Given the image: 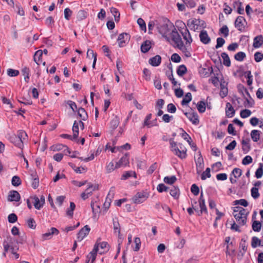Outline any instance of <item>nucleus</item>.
<instances>
[{
	"label": "nucleus",
	"instance_id": "obj_31",
	"mask_svg": "<svg viewBox=\"0 0 263 263\" xmlns=\"http://www.w3.org/2000/svg\"><path fill=\"white\" fill-rule=\"evenodd\" d=\"M243 72V74L245 76L246 78L248 79L247 80V84L249 86H251L253 82V76L251 74V71H242Z\"/></svg>",
	"mask_w": 263,
	"mask_h": 263
},
{
	"label": "nucleus",
	"instance_id": "obj_61",
	"mask_svg": "<svg viewBox=\"0 0 263 263\" xmlns=\"http://www.w3.org/2000/svg\"><path fill=\"white\" fill-rule=\"evenodd\" d=\"M137 23L140 26L141 29L145 32L146 30V27L144 21L141 18H139L137 20Z\"/></svg>",
	"mask_w": 263,
	"mask_h": 263
},
{
	"label": "nucleus",
	"instance_id": "obj_9",
	"mask_svg": "<svg viewBox=\"0 0 263 263\" xmlns=\"http://www.w3.org/2000/svg\"><path fill=\"white\" fill-rule=\"evenodd\" d=\"M185 116L189 119V120L194 125H198L199 123L198 116L196 112H184Z\"/></svg>",
	"mask_w": 263,
	"mask_h": 263
},
{
	"label": "nucleus",
	"instance_id": "obj_18",
	"mask_svg": "<svg viewBox=\"0 0 263 263\" xmlns=\"http://www.w3.org/2000/svg\"><path fill=\"white\" fill-rule=\"evenodd\" d=\"M59 231L57 228H51L48 232L43 234L42 235V238L45 240L50 239L51 238L52 235H58L59 234Z\"/></svg>",
	"mask_w": 263,
	"mask_h": 263
},
{
	"label": "nucleus",
	"instance_id": "obj_64",
	"mask_svg": "<svg viewBox=\"0 0 263 263\" xmlns=\"http://www.w3.org/2000/svg\"><path fill=\"white\" fill-rule=\"evenodd\" d=\"M263 59V53L260 52H256L254 54V60L256 62H259Z\"/></svg>",
	"mask_w": 263,
	"mask_h": 263
},
{
	"label": "nucleus",
	"instance_id": "obj_11",
	"mask_svg": "<svg viewBox=\"0 0 263 263\" xmlns=\"http://www.w3.org/2000/svg\"><path fill=\"white\" fill-rule=\"evenodd\" d=\"M243 21H245L243 16H238L234 23L235 27L240 31L242 32L244 31L245 26L243 24Z\"/></svg>",
	"mask_w": 263,
	"mask_h": 263
},
{
	"label": "nucleus",
	"instance_id": "obj_8",
	"mask_svg": "<svg viewBox=\"0 0 263 263\" xmlns=\"http://www.w3.org/2000/svg\"><path fill=\"white\" fill-rule=\"evenodd\" d=\"M90 229L88 226L86 225L82 228L77 234V239L79 241L82 240L89 233Z\"/></svg>",
	"mask_w": 263,
	"mask_h": 263
},
{
	"label": "nucleus",
	"instance_id": "obj_30",
	"mask_svg": "<svg viewBox=\"0 0 263 263\" xmlns=\"http://www.w3.org/2000/svg\"><path fill=\"white\" fill-rule=\"evenodd\" d=\"M170 194L174 198H178L179 196V190L178 187L173 186L170 190Z\"/></svg>",
	"mask_w": 263,
	"mask_h": 263
},
{
	"label": "nucleus",
	"instance_id": "obj_46",
	"mask_svg": "<svg viewBox=\"0 0 263 263\" xmlns=\"http://www.w3.org/2000/svg\"><path fill=\"white\" fill-rule=\"evenodd\" d=\"M229 30L227 25H223L220 29L219 34H222L224 37H227L229 35Z\"/></svg>",
	"mask_w": 263,
	"mask_h": 263
},
{
	"label": "nucleus",
	"instance_id": "obj_32",
	"mask_svg": "<svg viewBox=\"0 0 263 263\" xmlns=\"http://www.w3.org/2000/svg\"><path fill=\"white\" fill-rule=\"evenodd\" d=\"M98 189V185L89 184L86 190L85 191V193L90 196L91 195L93 191Z\"/></svg>",
	"mask_w": 263,
	"mask_h": 263
},
{
	"label": "nucleus",
	"instance_id": "obj_57",
	"mask_svg": "<svg viewBox=\"0 0 263 263\" xmlns=\"http://www.w3.org/2000/svg\"><path fill=\"white\" fill-rule=\"evenodd\" d=\"M20 73L18 70H15L11 68H9L7 70V74L10 77H16Z\"/></svg>",
	"mask_w": 263,
	"mask_h": 263
},
{
	"label": "nucleus",
	"instance_id": "obj_6",
	"mask_svg": "<svg viewBox=\"0 0 263 263\" xmlns=\"http://www.w3.org/2000/svg\"><path fill=\"white\" fill-rule=\"evenodd\" d=\"M149 196V194L146 192H138L132 198L134 203L139 204L143 202Z\"/></svg>",
	"mask_w": 263,
	"mask_h": 263
},
{
	"label": "nucleus",
	"instance_id": "obj_10",
	"mask_svg": "<svg viewBox=\"0 0 263 263\" xmlns=\"http://www.w3.org/2000/svg\"><path fill=\"white\" fill-rule=\"evenodd\" d=\"M99 243H95L93 250L86 256L87 258L91 259V263H93L96 259L97 252L99 251Z\"/></svg>",
	"mask_w": 263,
	"mask_h": 263
},
{
	"label": "nucleus",
	"instance_id": "obj_24",
	"mask_svg": "<svg viewBox=\"0 0 263 263\" xmlns=\"http://www.w3.org/2000/svg\"><path fill=\"white\" fill-rule=\"evenodd\" d=\"M11 243H13L12 238L10 236L7 237L3 242L4 252H7L8 251Z\"/></svg>",
	"mask_w": 263,
	"mask_h": 263
},
{
	"label": "nucleus",
	"instance_id": "obj_37",
	"mask_svg": "<svg viewBox=\"0 0 263 263\" xmlns=\"http://www.w3.org/2000/svg\"><path fill=\"white\" fill-rule=\"evenodd\" d=\"M23 74L25 76L24 80L26 82L28 83L29 80V73L30 69L27 67H24L22 70Z\"/></svg>",
	"mask_w": 263,
	"mask_h": 263
},
{
	"label": "nucleus",
	"instance_id": "obj_52",
	"mask_svg": "<svg viewBox=\"0 0 263 263\" xmlns=\"http://www.w3.org/2000/svg\"><path fill=\"white\" fill-rule=\"evenodd\" d=\"M234 205L240 204L245 207H246L248 205V201L245 199H241L239 200H236L233 202Z\"/></svg>",
	"mask_w": 263,
	"mask_h": 263
},
{
	"label": "nucleus",
	"instance_id": "obj_44",
	"mask_svg": "<svg viewBox=\"0 0 263 263\" xmlns=\"http://www.w3.org/2000/svg\"><path fill=\"white\" fill-rule=\"evenodd\" d=\"M76 205L73 202H70L69 208L67 209L66 214L68 216L72 217L73 214V211L75 209Z\"/></svg>",
	"mask_w": 263,
	"mask_h": 263
},
{
	"label": "nucleus",
	"instance_id": "obj_49",
	"mask_svg": "<svg viewBox=\"0 0 263 263\" xmlns=\"http://www.w3.org/2000/svg\"><path fill=\"white\" fill-rule=\"evenodd\" d=\"M110 12L114 15L116 22H118L120 18V13L118 10L114 7L110 8Z\"/></svg>",
	"mask_w": 263,
	"mask_h": 263
},
{
	"label": "nucleus",
	"instance_id": "obj_59",
	"mask_svg": "<svg viewBox=\"0 0 263 263\" xmlns=\"http://www.w3.org/2000/svg\"><path fill=\"white\" fill-rule=\"evenodd\" d=\"M91 208L92 209V212L95 214L96 213H98L100 210V206L96 202H93V201L91 202Z\"/></svg>",
	"mask_w": 263,
	"mask_h": 263
},
{
	"label": "nucleus",
	"instance_id": "obj_14",
	"mask_svg": "<svg viewBox=\"0 0 263 263\" xmlns=\"http://www.w3.org/2000/svg\"><path fill=\"white\" fill-rule=\"evenodd\" d=\"M20 195L16 191H11L9 193L8 200L10 201H18L20 200Z\"/></svg>",
	"mask_w": 263,
	"mask_h": 263
},
{
	"label": "nucleus",
	"instance_id": "obj_20",
	"mask_svg": "<svg viewBox=\"0 0 263 263\" xmlns=\"http://www.w3.org/2000/svg\"><path fill=\"white\" fill-rule=\"evenodd\" d=\"M197 173L199 174L202 171L204 164L203 158L201 157H199L196 161Z\"/></svg>",
	"mask_w": 263,
	"mask_h": 263
},
{
	"label": "nucleus",
	"instance_id": "obj_47",
	"mask_svg": "<svg viewBox=\"0 0 263 263\" xmlns=\"http://www.w3.org/2000/svg\"><path fill=\"white\" fill-rule=\"evenodd\" d=\"M89 53L92 55V58H93V61L92 63V68H95L96 63L97 61V54L93 52V51L91 49H88L87 52V57H89Z\"/></svg>",
	"mask_w": 263,
	"mask_h": 263
},
{
	"label": "nucleus",
	"instance_id": "obj_3",
	"mask_svg": "<svg viewBox=\"0 0 263 263\" xmlns=\"http://www.w3.org/2000/svg\"><path fill=\"white\" fill-rule=\"evenodd\" d=\"M171 35L172 40L175 43L178 49L180 50H186V46H184L181 37L176 28L172 30Z\"/></svg>",
	"mask_w": 263,
	"mask_h": 263
},
{
	"label": "nucleus",
	"instance_id": "obj_41",
	"mask_svg": "<svg viewBox=\"0 0 263 263\" xmlns=\"http://www.w3.org/2000/svg\"><path fill=\"white\" fill-rule=\"evenodd\" d=\"M199 206L200 208V213L198 215L199 216H201L202 214L204 212L206 214L208 213L207 208L205 205V201H202V202H199Z\"/></svg>",
	"mask_w": 263,
	"mask_h": 263
},
{
	"label": "nucleus",
	"instance_id": "obj_36",
	"mask_svg": "<svg viewBox=\"0 0 263 263\" xmlns=\"http://www.w3.org/2000/svg\"><path fill=\"white\" fill-rule=\"evenodd\" d=\"M197 108L199 112H204L206 108L205 103L203 101H200L197 104Z\"/></svg>",
	"mask_w": 263,
	"mask_h": 263
},
{
	"label": "nucleus",
	"instance_id": "obj_43",
	"mask_svg": "<svg viewBox=\"0 0 263 263\" xmlns=\"http://www.w3.org/2000/svg\"><path fill=\"white\" fill-rule=\"evenodd\" d=\"M192 100V94L190 92H187L184 98L181 101V104L182 105H186L188 104Z\"/></svg>",
	"mask_w": 263,
	"mask_h": 263
},
{
	"label": "nucleus",
	"instance_id": "obj_56",
	"mask_svg": "<svg viewBox=\"0 0 263 263\" xmlns=\"http://www.w3.org/2000/svg\"><path fill=\"white\" fill-rule=\"evenodd\" d=\"M182 2L185 5L190 8H193L196 6V3L194 0H183Z\"/></svg>",
	"mask_w": 263,
	"mask_h": 263
},
{
	"label": "nucleus",
	"instance_id": "obj_62",
	"mask_svg": "<svg viewBox=\"0 0 263 263\" xmlns=\"http://www.w3.org/2000/svg\"><path fill=\"white\" fill-rule=\"evenodd\" d=\"M191 191L195 196L198 195L199 193V187L196 184H192L191 186Z\"/></svg>",
	"mask_w": 263,
	"mask_h": 263
},
{
	"label": "nucleus",
	"instance_id": "obj_16",
	"mask_svg": "<svg viewBox=\"0 0 263 263\" xmlns=\"http://www.w3.org/2000/svg\"><path fill=\"white\" fill-rule=\"evenodd\" d=\"M235 113V110L234 109L232 105L230 103L228 102L226 104V115L228 118H232L233 117Z\"/></svg>",
	"mask_w": 263,
	"mask_h": 263
},
{
	"label": "nucleus",
	"instance_id": "obj_33",
	"mask_svg": "<svg viewBox=\"0 0 263 263\" xmlns=\"http://www.w3.org/2000/svg\"><path fill=\"white\" fill-rule=\"evenodd\" d=\"M186 72L187 68L184 65H180L177 69V74L180 77H182Z\"/></svg>",
	"mask_w": 263,
	"mask_h": 263
},
{
	"label": "nucleus",
	"instance_id": "obj_5",
	"mask_svg": "<svg viewBox=\"0 0 263 263\" xmlns=\"http://www.w3.org/2000/svg\"><path fill=\"white\" fill-rule=\"evenodd\" d=\"M172 28L174 29L175 28L173 24L168 20L167 23H165L159 27V31L167 41H169V37H167V34H168L171 31H172L171 30Z\"/></svg>",
	"mask_w": 263,
	"mask_h": 263
},
{
	"label": "nucleus",
	"instance_id": "obj_42",
	"mask_svg": "<svg viewBox=\"0 0 263 263\" xmlns=\"http://www.w3.org/2000/svg\"><path fill=\"white\" fill-rule=\"evenodd\" d=\"M177 178L175 176H172L171 177L166 176L164 178V181L165 183L173 184L176 181Z\"/></svg>",
	"mask_w": 263,
	"mask_h": 263
},
{
	"label": "nucleus",
	"instance_id": "obj_55",
	"mask_svg": "<svg viewBox=\"0 0 263 263\" xmlns=\"http://www.w3.org/2000/svg\"><path fill=\"white\" fill-rule=\"evenodd\" d=\"M211 170L209 167H208L206 168L205 171L203 172L201 176V178L202 180H205L206 178H210L211 176Z\"/></svg>",
	"mask_w": 263,
	"mask_h": 263
},
{
	"label": "nucleus",
	"instance_id": "obj_29",
	"mask_svg": "<svg viewBox=\"0 0 263 263\" xmlns=\"http://www.w3.org/2000/svg\"><path fill=\"white\" fill-rule=\"evenodd\" d=\"M251 137L254 142H257L260 139V131L254 129L251 132Z\"/></svg>",
	"mask_w": 263,
	"mask_h": 263
},
{
	"label": "nucleus",
	"instance_id": "obj_2",
	"mask_svg": "<svg viewBox=\"0 0 263 263\" xmlns=\"http://www.w3.org/2000/svg\"><path fill=\"white\" fill-rule=\"evenodd\" d=\"M176 24H178V29L181 34L183 39L185 41V45L186 46H190L193 42L191 35L190 31L187 28L185 24L181 21H177Z\"/></svg>",
	"mask_w": 263,
	"mask_h": 263
},
{
	"label": "nucleus",
	"instance_id": "obj_12",
	"mask_svg": "<svg viewBox=\"0 0 263 263\" xmlns=\"http://www.w3.org/2000/svg\"><path fill=\"white\" fill-rule=\"evenodd\" d=\"M128 154H125L121 159L120 160L116 163V167L119 168L123 166H126L128 165L129 163V157Z\"/></svg>",
	"mask_w": 263,
	"mask_h": 263
},
{
	"label": "nucleus",
	"instance_id": "obj_38",
	"mask_svg": "<svg viewBox=\"0 0 263 263\" xmlns=\"http://www.w3.org/2000/svg\"><path fill=\"white\" fill-rule=\"evenodd\" d=\"M252 227L254 231L259 232L261 227V222L257 220H254L253 221Z\"/></svg>",
	"mask_w": 263,
	"mask_h": 263
},
{
	"label": "nucleus",
	"instance_id": "obj_35",
	"mask_svg": "<svg viewBox=\"0 0 263 263\" xmlns=\"http://www.w3.org/2000/svg\"><path fill=\"white\" fill-rule=\"evenodd\" d=\"M72 131L73 133V138L77 139L79 136V124L78 123L75 121L74 122L73 127H72Z\"/></svg>",
	"mask_w": 263,
	"mask_h": 263
},
{
	"label": "nucleus",
	"instance_id": "obj_45",
	"mask_svg": "<svg viewBox=\"0 0 263 263\" xmlns=\"http://www.w3.org/2000/svg\"><path fill=\"white\" fill-rule=\"evenodd\" d=\"M261 241L257 237L254 236L252 238L251 246L253 248L260 246Z\"/></svg>",
	"mask_w": 263,
	"mask_h": 263
},
{
	"label": "nucleus",
	"instance_id": "obj_4",
	"mask_svg": "<svg viewBox=\"0 0 263 263\" xmlns=\"http://www.w3.org/2000/svg\"><path fill=\"white\" fill-rule=\"evenodd\" d=\"M240 211L238 213H233L236 220L241 225H245L246 223L247 217L249 212L244 208H239Z\"/></svg>",
	"mask_w": 263,
	"mask_h": 263
},
{
	"label": "nucleus",
	"instance_id": "obj_39",
	"mask_svg": "<svg viewBox=\"0 0 263 263\" xmlns=\"http://www.w3.org/2000/svg\"><path fill=\"white\" fill-rule=\"evenodd\" d=\"M13 141H12L14 144L18 147L22 149L24 147L23 141L22 140L18 138L16 136L12 138Z\"/></svg>",
	"mask_w": 263,
	"mask_h": 263
},
{
	"label": "nucleus",
	"instance_id": "obj_54",
	"mask_svg": "<svg viewBox=\"0 0 263 263\" xmlns=\"http://www.w3.org/2000/svg\"><path fill=\"white\" fill-rule=\"evenodd\" d=\"M251 194L252 197L254 199H257L259 197V193L258 192V189L257 187H252L251 190Z\"/></svg>",
	"mask_w": 263,
	"mask_h": 263
},
{
	"label": "nucleus",
	"instance_id": "obj_22",
	"mask_svg": "<svg viewBox=\"0 0 263 263\" xmlns=\"http://www.w3.org/2000/svg\"><path fill=\"white\" fill-rule=\"evenodd\" d=\"M30 199L35 209L40 210L43 207V205L42 204L40 199L36 196L30 197Z\"/></svg>",
	"mask_w": 263,
	"mask_h": 263
},
{
	"label": "nucleus",
	"instance_id": "obj_23",
	"mask_svg": "<svg viewBox=\"0 0 263 263\" xmlns=\"http://www.w3.org/2000/svg\"><path fill=\"white\" fill-rule=\"evenodd\" d=\"M51 148L54 151H59L62 150L64 148H65V149H64V152L66 151L67 153H68L69 154L71 153L70 149L67 146L61 144L54 145L51 147Z\"/></svg>",
	"mask_w": 263,
	"mask_h": 263
},
{
	"label": "nucleus",
	"instance_id": "obj_48",
	"mask_svg": "<svg viewBox=\"0 0 263 263\" xmlns=\"http://www.w3.org/2000/svg\"><path fill=\"white\" fill-rule=\"evenodd\" d=\"M246 55L245 52L240 51L235 54L234 58L236 60L238 61H242L243 59L246 58Z\"/></svg>",
	"mask_w": 263,
	"mask_h": 263
},
{
	"label": "nucleus",
	"instance_id": "obj_13",
	"mask_svg": "<svg viewBox=\"0 0 263 263\" xmlns=\"http://www.w3.org/2000/svg\"><path fill=\"white\" fill-rule=\"evenodd\" d=\"M200 41L204 44H208L211 42V38L208 35L206 30H202L199 34Z\"/></svg>",
	"mask_w": 263,
	"mask_h": 263
},
{
	"label": "nucleus",
	"instance_id": "obj_50",
	"mask_svg": "<svg viewBox=\"0 0 263 263\" xmlns=\"http://www.w3.org/2000/svg\"><path fill=\"white\" fill-rule=\"evenodd\" d=\"M263 164L260 163L259 167L257 169L255 172V177L257 178H260L263 175Z\"/></svg>",
	"mask_w": 263,
	"mask_h": 263
},
{
	"label": "nucleus",
	"instance_id": "obj_25",
	"mask_svg": "<svg viewBox=\"0 0 263 263\" xmlns=\"http://www.w3.org/2000/svg\"><path fill=\"white\" fill-rule=\"evenodd\" d=\"M78 114L80 118L84 121H86L88 118L87 112L84 108L80 107L78 109Z\"/></svg>",
	"mask_w": 263,
	"mask_h": 263
},
{
	"label": "nucleus",
	"instance_id": "obj_53",
	"mask_svg": "<svg viewBox=\"0 0 263 263\" xmlns=\"http://www.w3.org/2000/svg\"><path fill=\"white\" fill-rule=\"evenodd\" d=\"M11 182L13 186H17L21 184V180L18 176H14L12 177Z\"/></svg>",
	"mask_w": 263,
	"mask_h": 263
},
{
	"label": "nucleus",
	"instance_id": "obj_63",
	"mask_svg": "<svg viewBox=\"0 0 263 263\" xmlns=\"http://www.w3.org/2000/svg\"><path fill=\"white\" fill-rule=\"evenodd\" d=\"M8 220L10 223H14L17 220V217L14 213H11L8 215Z\"/></svg>",
	"mask_w": 263,
	"mask_h": 263
},
{
	"label": "nucleus",
	"instance_id": "obj_15",
	"mask_svg": "<svg viewBox=\"0 0 263 263\" xmlns=\"http://www.w3.org/2000/svg\"><path fill=\"white\" fill-rule=\"evenodd\" d=\"M263 45V36L262 35H258L253 39V46L255 48H258Z\"/></svg>",
	"mask_w": 263,
	"mask_h": 263
},
{
	"label": "nucleus",
	"instance_id": "obj_17",
	"mask_svg": "<svg viewBox=\"0 0 263 263\" xmlns=\"http://www.w3.org/2000/svg\"><path fill=\"white\" fill-rule=\"evenodd\" d=\"M149 64L153 66L156 67L159 66L161 62V57L159 55L151 58L149 60Z\"/></svg>",
	"mask_w": 263,
	"mask_h": 263
},
{
	"label": "nucleus",
	"instance_id": "obj_51",
	"mask_svg": "<svg viewBox=\"0 0 263 263\" xmlns=\"http://www.w3.org/2000/svg\"><path fill=\"white\" fill-rule=\"evenodd\" d=\"M134 175L135 178H136V174L135 172L132 171H127L124 174H123L121 177V179L125 180L127 178L130 177L132 175Z\"/></svg>",
	"mask_w": 263,
	"mask_h": 263
},
{
	"label": "nucleus",
	"instance_id": "obj_19",
	"mask_svg": "<svg viewBox=\"0 0 263 263\" xmlns=\"http://www.w3.org/2000/svg\"><path fill=\"white\" fill-rule=\"evenodd\" d=\"M100 238L98 239L97 242L98 241V243L99 244V248L100 247L101 249L103 250V251H100L99 252V254H102L106 253L109 250V245L106 241L99 242V241L100 240Z\"/></svg>",
	"mask_w": 263,
	"mask_h": 263
},
{
	"label": "nucleus",
	"instance_id": "obj_21",
	"mask_svg": "<svg viewBox=\"0 0 263 263\" xmlns=\"http://www.w3.org/2000/svg\"><path fill=\"white\" fill-rule=\"evenodd\" d=\"M151 48V42L149 40L144 41L141 46V51L143 53H146Z\"/></svg>",
	"mask_w": 263,
	"mask_h": 263
},
{
	"label": "nucleus",
	"instance_id": "obj_26",
	"mask_svg": "<svg viewBox=\"0 0 263 263\" xmlns=\"http://www.w3.org/2000/svg\"><path fill=\"white\" fill-rule=\"evenodd\" d=\"M43 55V51L42 50L36 51L34 55V61L37 64L39 65L41 62V58Z\"/></svg>",
	"mask_w": 263,
	"mask_h": 263
},
{
	"label": "nucleus",
	"instance_id": "obj_7",
	"mask_svg": "<svg viewBox=\"0 0 263 263\" xmlns=\"http://www.w3.org/2000/svg\"><path fill=\"white\" fill-rule=\"evenodd\" d=\"M130 38V35L127 33L120 34L117 40L119 47H123L125 46L129 41Z\"/></svg>",
	"mask_w": 263,
	"mask_h": 263
},
{
	"label": "nucleus",
	"instance_id": "obj_1",
	"mask_svg": "<svg viewBox=\"0 0 263 263\" xmlns=\"http://www.w3.org/2000/svg\"><path fill=\"white\" fill-rule=\"evenodd\" d=\"M171 145V151L174 154L181 159L186 157V149L182 143L177 142L174 141V139H169Z\"/></svg>",
	"mask_w": 263,
	"mask_h": 263
},
{
	"label": "nucleus",
	"instance_id": "obj_58",
	"mask_svg": "<svg viewBox=\"0 0 263 263\" xmlns=\"http://www.w3.org/2000/svg\"><path fill=\"white\" fill-rule=\"evenodd\" d=\"M86 13L84 10H80L77 15V19L79 21L85 19L86 17Z\"/></svg>",
	"mask_w": 263,
	"mask_h": 263
},
{
	"label": "nucleus",
	"instance_id": "obj_34",
	"mask_svg": "<svg viewBox=\"0 0 263 263\" xmlns=\"http://www.w3.org/2000/svg\"><path fill=\"white\" fill-rule=\"evenodd\" d=\"M120 123V119L118 116H116L114 119L111 121L110 125V127L113 129H115L119 125Z\"/></svg>",
	"mask_w": 263,
	"mask_h": 263
},
{
	"label": "nucleus",
	"instance_id": "obj_27",
	"mask_svg": "<svg viewBox=\"0 0 263 263\" xmlns=\"http://www.w3.org/2000/svg\"><path fill=\"white\" fill-rule=\"evenodd\" d=\"M221 56L223 59V64L227 67H229L231 65V60L228 54L226 52H222L221 54Z\"/></svg>",
	"mask_w": 263,
	"mask_h": 263
},
{
	"label": "nucleus",
	"instance_id": "obj_40",
	"mask_svg": "<svg viewBox=\"0 0 263 263\" xmlns=\"http://www.w3.org/2000/svg\"><path fill=\"white\" fill-rule=\"evenodd\" d=\"M26 223L28 227L31 229H35L36 228V222L32 218H29L26 220Z\"/></svg>",
	"mask_w": 263,
	"mask_h": 263
},
{
	"label": "nucleus",
	"instance_id": "obj_28",
	"mask_svg": "<svg viewBox=\"0 0 263 263\" xmlns=\"http://www.w3.org/2000/svg\"><path fill=\"white\" fill-rule=\"evenodd\" d=\"M250 139H247L246 140L243 139L241 141V144H242V151L245 152V153H247L250 149V145L249 144Z\"/></svg>",
	"mask_w": 263,
	"mask_h": 263
},
{
	"label": "nucleus",
	"instance_id": "obj_60",
	"mask_svg": "<svg viewBox=\"0 0 263 263\" xmlns=\"http://www.w3.org/2000/svg\"><path fill=\"white\" fill-rule=\"evenodd\" d=\"M251 114V111L247 109L242 110L240 111V116L242 118H246L249 117Z\"/></svg>",
	"mask_w": 263,
	"mask_h": 263
}]
</instances>
